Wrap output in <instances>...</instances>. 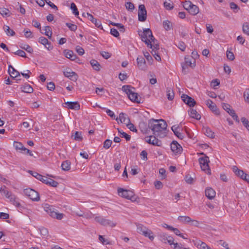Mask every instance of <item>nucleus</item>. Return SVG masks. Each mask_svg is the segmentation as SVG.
I'll list each match as a JSON object with an SVG mask.
<instances>
[{
    "label": "nucleus",
    "mask_w": 249,
    "mask_h": 249,
    "mask_svg": "<svg viewBox=\"0 0 249 249\" xmlns=\"http://www.w3.org/2000/svg\"><path fill=\"white\" fill-rule=\"evenodd\" d=\"M205 196L209 199H212L215 196V192L213 188L208 187L205 190Z\"/></svg>",
    "instance_id": "obj_21"
},
{
    "label": "nucleus",
    "mask_w": 249,
    "mask_h": 249,
    "mask_svg": "<svg viewBox=\"0 0 249 249\" xmlns=\"http://www.w3.org/2000/svg\"><path fill=\"white\" fill-rule=\"evenodd\" d=\"M241 121L243 125L249 131V121L245 117H242Z\"/></svg>",
    "instance_id": "obj_52"
},
{
    "label": "nucleus",
    "mask_w": 249,
    "mask_h": 249,
    "mask_svg": "<svg viewBox=\"0 0 249 249\" xmlns=\"http://www.w3.org/2000/svg\"><path fill=\"white\" fill-rule=\"evenodd\" d=\"M63 74L65 76L69 78L72 80L76 81L78 78L77 74L75 72L71 71L69 68H68L64 71H63Z\"/></svg>",
    "instance_id": "obj_16"
},
{
    "label": "nucleus",
    "mask_w": 249,
    "mask_h": 249,
    "mask_svg": "<svg viewBox=\"0 0 249 249\" xmlns=\"http://www.w3.org/2000/svg\"><path fill=\"white\" fill-rule=\"evenodd\" d=\"M3 29L7 36H14L15 35V32L7 25H4Z\"/></svg>",
    "instance_id": "obj_40"
},
{
    "label": "nucleus",
    "mask_w": 249,
    "mask_h": 249,
    "mask_svg": "<svg viewBox=\"0 0 249 249\" xmlns=\"http://www.w3.org/2000/svg\"><path fill=\"white\" fill-rule=\"evenodd\" d=\"M206 104L208 107L216 115H219L220 112L216 105L210 99L206 101Z\"/></svg>",
    "instance_id": "obj_15"
},
{
    "label": "nucleus",
    "mask_w": 249,
    "mask_h": 249,
    "mask_svg": "<svg viewBox=\"0 0 249 249\" xmlns=\"http://www.w3.org/2000/svg\"><path fill=\"white\" fill-rule=\"evenodd\" d=\"M197 247H199L200 249H207L210 247L205 243L201 241H199L198 243Z\"/></svg>",
    "instance_id": "obj_59"
},
{
    "label": "nucleus",
    "mask_w": 249,
    "mask_h": 249,
    "mask_svg": "<svg viewBox=\"0 0 249 249\" xmlns=\"http://www.w3.org/2000/svg\"><path fill=\"white\" fill-rule=\"evenodd\" d=\"M65 104L71 109L78 110L80 109V105L78 102H67Z\"/></svg>",
    "instance_id": "obj_20"
},
{
    "label": "nucleus",
    "mask_w": 249,
    "mask_h": 249,
    "mask_svg": "<svg viewBox=\"0 0 249 249\" xmlns=\"http://www.w3.org/2000/svg\"><path fill=\"white\" fill-rule=\"evenodd\" d=\"M139 35L141 36L142 40L144 42L148 47L152 48L151 42L150 41L151 38L153 37L151 30L149 29H145L143 32L142 31H138Z\"/></svg>",
    "instance_id": "obj_3"
},
{
    "label": "nucleus",
    "mask_w": 249,
    "mask_h": 249,
    "mask_svg": "<svg viewBox=\"0 0 249 249\" xmlns=\"http://www.w3.org/2000/svg\"><path fill=\"white\" fill-rule=\"evenodd\" d=\"M188 112L190 117L192 118L197 120H199L201 119V115L198 113L196 109L191 108Z\"/></svg>",
    "instance_id": "obj_24"
},
{
    "label": "nucleus",
    "mask_w": 249,
    "mask_h": 249,
    "mask_svg": "<svg viewBox=\"0 0 249 249\" xmlns=\"http://www.w3.org/2000/svg\"><path fill=\"white\" fill-rule=\"evenodd\" d=\"M8 73L10 76L13 78H17V81H20V78H18L20 77V73L19 71H17L11 65L8 66Z\"/></svg>",
    "instance_id": "obj_12"
},
{
    "label": "nucleus",
    "mask_w": 249,
    "mask_h": 249,
    "mask_svg": "<svg viewBox=\"0 0 249 249\" xmlns=\"http://www.w3.org/2000/svg\"><path fill=\"white\" fill-rule=\"evenodd\" d=\"M230 7L234 12L236 13L240 9L239 7L234 2H231L230 3Z\"/></svg>",
    "instance_id": "obj_54"
},
{
    "label": "nucleus",
    "mask_w": 249,
    "mask_h": 249,
    "mask_svg": "<svg viewBox=\"0 0 249 249\" xmlns=\"http://www.w3.org/2000/svg\"><path fill=\"white\" fill-rule=\"evenodd\" d=\"M73 136L74 140L75 141L80 142L83 140L81 133L78 131H76Z\"/></svg>",
    "instance_id": "obj_48"
},
{
    "label": "nucleus",
    "mask_w": 249,
    "mask_h": 249,
    "mask_svg": "<svg viewBox=\"0 0 249 249\" xmlns=\"http://www.w3.org/2000/svg\"><path fill=\"white\" fill-rule=\"evenodd\" d=\"M46 181L44 183H45L47 185H50L52 187H56L58 185V183L53 180V179L49 178H45Z\"/></svg>",
    "instance_id": "obj_34"
},
{
    "label": "nucleus",
    "mask_w": 249,
    "mask_h": 249,
    "mask_svg": "<svg viewBox=\"0 0 249 249\" xmlns=\"http://www.w3.org/2000/svg\"><path fill=\"white\" fill-rule=\"evenodd\" d=\"M26 196L34 201H38L40 200L39 195L36 191L29 188L24 190Z\"/></svg>",
    "instance_id": "obj_7"
},
{
    "label": "nucleus",
    "mask_w": 249,
    "mask_h": 249,
    "mask_svg": "<svg viewBox=\"0 0 249 249\" xmlns=\"http://www.w3.org/2000/svg\"><path fill=\"white\" fill-rule=\"evenodd\" d=\"M23 32L26 38H32L33 37L32 32L29 29H25Z\"/></svg>",
    "instance_id": "obj_53"
},
{
    "label": "nucleus",
    "mask_w": 249,
    "mask_h": 249,
    "mask_svg": "<svg viewBox=\"0 0 249 249\" xmlns=\"http://www.w3.org/2000/svg\"><path fill=\"white\" fill-rule=\"evenodd\" d=\"M228 113L232 117V118L234 120H235L236 122H237L238 123H239V118L233 109H231L229 111H228Z\"/></svg>",
    "instance_id": "obj_42"
},
{
    "label": "nucleus",
    "mask_w": 249,
    "mask_h": 249,
    "mask_svg": "<svg viewBox=\"0 0 249 249\" xmlns=\"http://www.w3.org/2000/svg\"><path fill=\"white\" fill-rule=\"evenodd\" d=\"M147 228L142 225L139 224L137 226V230L138 232L141 234H142L145 230H146Z\"/></svg>",
    "instance_id": "obj_50"
},
{
    "label": "nucleus",
    "mask_w": 249,
    "mask_h": 249,
    "mask_svg": "<svg viewBox=\"0 0 249 249\" xmlns=\"http://www.w3.org/2000/svg\"><path fill=\"white\" fill-rule=\"evenodd\" d=\"M112 144V141L107 139L104 142V147L106 149L109 148Z\"/></svg>",
    "instance_id": "obj_61"
},
{
    "label": "nucleus",
    "mask_w": 249,
    "mask_h": 249,
    "mask_svg": "<svg viewBox=\"0 0 249 249\" xmlns=\"http://www.w3.org/2000/svg\"><path fill=\"white\" fill-rule=\"evenodd\" d=\"M45 211L52 217L55 218L57 219L61 220L63 218L64 214L62 213H58L56 211L53 206L46 204L44 207Z\"/></svg>",
    "instance_id": "obj_5"
},
{
    "label": "nucleus",
    "mask_w": 249,
    "mask_h": 249,
    "mask_svg": "<svg viewBox=\"0 0 249 249\" xmlns=\"http://www.w3.org/2000/svg\"><path fill=\"white\" fill-rule=\"evenodd\" d=\"M243 32L248 36H249V22H246L242 25Z\"/></svg>",
    "instance_id": "obj_43"
},
{
    "label": "nucleus",
    "mask_w": 249,
    "mask_h": 249,
    "mask_svg": "<svg viewBox=\"0 0 249 249\" xmlns=\"http://www.w3.org/2000/svg\"><path fill=\"white\" fill-rule=\"evenodd\" d=\"M232 171L238 177H240L242 179L244 178L246 173L243 170H240L236 166L232 167Z\"/></svg>",
    "instance_id": "obj_23"
},
{
    "label": "nucleus",
    "mask_w": 249,
    "mask_h": 249,
    "mask_svg": "<svg viewBox=\"0 0 249 249\" xmlns=\"http://www.w3.org/2000/svg\"><path fill=\"white\" fill-rule=\"evenodd\" d=\"M118 132L122 136V137H124L127 141L130 140L131 137L128 134L123 132L121 129L117 128Z\"/></svg>",
    "instance_id": "obj_49"
},
{
    "label": "nucleus",
    "mask_w": 249,
    "mask_h": 249,
    "mask_svg": "<svg viewBox=\"0 0 249 249\" xmlns=\"http://www.w3.org/2000/svg\"><path fill=\"white\" fill-rule=\"evenodd\" d=\"M182 100L190 107L195 106L196 102L194 99L186 94L181 96Z\"/></svg>",
    "instance_id": "obj_14"
},
{
    "label": "nucleus",
    "mask_w": 249,
    "mask_h": 249,
    "mask_svg": "<svg viewBox=\"0 0 249 249\" xmlns=\"http://www.w3.org/2000/svg\"><path fill=\"white\" fill-rule=\"evenodd\" d=\"M21 89L22 92L28 93H32L34 90L33 88L29 84H26L21 87Z\"/></svg>",
    "instance_id": "obj_35"
},
{
    "label": "nucleus",
    "mask_w": 249,
    "mask_h": 249,
    "mask_svg": "<svg viewBox=\"0 0 249 249\" xmlns=\"http://www.w3.org/2000/svg\"><path fill=\"white\" fill-rule=\"evenodd\" d=\"M180 129V127L176 125H173L171 128V129L173 131L174 134L179 139L182 140L184 138V136L181 133L179 132Z\"/></svg>",
    "instance_id": "obj_22"
},
{
    "label": "nucleus",
    "mask_w": 249,
    "mask_h": 249,
    "mask_svg": "<svg viewBox=\"0 0 249 249\" xmlns=\"http://www.w3.org/2000/svg\"><path fill=\"white\" fill-rule=\"evenodd\" d=\"M203 131L204 134L208 137L211 138H213L214 137V133L212 131V130L208 127H205L203 128Z\"/></svg>",
    "instance_id": "obj_36"
},
{
    "label": "nucleus",
    "mask_w": 249,
    "mask_h": 249,
    "mask_svg": "<svg viewBox=\"0 0 249 249\" xmlns=\"http://www.w3.org/2000/svg\"><path fill=\"white\" fill-rule=\"evenodd\" d=\"M66 26L72 31H75L77 29V26L75 24L71 23H67Z\"/></svg>",
    "instance_id": "obj_63"
},
{
    "label": "nucleus",
    "mask_w": 249,
    "mask_h": 249,
    "mask_svg": "<svg viewBox=\"0 0 249 249\" xmlns=\"http://www.w3.org/2000/svg\"><path fill=\"white\" fill-rule=\"evenodd\" d=\"M0 14L3 17H9L10 16L9 10L5 8H0Z\"/></svg>",
    "instance_id": "obj_44"
},
{
    "label": "nucleus",
    "mask_w": 249,
    "mask_h": 249,
    "mask_svg": "<svg viewBox=\"0 0 249 249\" xmlns=\"http://www.w3.org/2000/svg\"><path fill=\"white\" fill-rule=\"evenodd\" d=\"M198 160L201 169L207 174L211 175V169L208 164L210 162L209 158L207 156H205L200 158Z\"/></svg>",
    "instance_id": "obj_6"
},
{
    "label": "nucleus",
    "mask_w": 249,
    "mask_h": 249,
    "mask_svg": "<svg viewBox=\"0 0 249 249\" xmlns=\"http://www.w3.org/2000/svg\"><path fill=\"white\" fill-rule=\"evenodd\" d=\"M95 220L105 226H108L111 227H114L116 225V223L108 219H106L102 216H96L95 217Z\"/></svg>",
    "instance_id": "obj_8"
},
{
    "label": "nucleus",
    "mask_w": 249,
    "mask_h": 249,
    "mask_svg": "<svg viewBox=\"0 0 249 249\" xmlns=\"http://www.w3.org/2000/svg\"><path fill=\"white\" fill-rule=\"evenodd\" d=\"M14 146L16 150H19V152L21 153H23V151L25 149V147L20 142L15 141L14 142Z\"/></svg>",
    "instance_id": "obj_29"
},
{
    "label": "nucleus",
    "mask_w": 249,
    "mask_h": 249,
    "mask_svg": "<svg viewBox=\"0 0 249 249\" xmlns=\"http://www.w3.org/2000/svg\"><path fill=\"white\" fill-rule=\"evenodd\" d=\"M71 8L73 11V13L75 16H78L79 15V12L77 8L76 5L74 3H71Z\"/></svg>",
    "instance_id": "obj_56"
},
{
    "label": "nucleus",
    "mask_w": 249,
    "mask_h": 249,
    "mask_svg": "<svg viewBox=\"0 0 249 249\" xmlns=\"http://www.w3.org/2000/svg\"><path fill=\"white\" fill-rule=\"evenodd\" d=\"M75 50L77 53L80 55H82L85 53L84 50L79 46H76Z\"/></svg>",
    "instance_id": "obj_60"
},
{
    "label": "nucleus",
    "mask_w": 249,
    "mask_h": 249,
    "mask_svg": "<svg viewBox=\"0 0 249 249\" xmlns=\"http://www.w3.org/2000/svg\"><path fill=\"white\" fill-rule=\"evenodd\" d=\"M122 90L126 93L131 101L137 103H141V98L138 93L135 92L134 88L130 85H124L122 87Z\"/></svg>",
    "instance_id": "obj_2"
},
{
    "label": "nucleus",
    "mask_w": 249,
    "mask_h": 249,
    "mask_svg": "<svg viewBox=\"0 0 249 249\" xmlns=\"http://www.w3.org/2000/svg\"><path fill=\"white\" fill-rule=\"evenodd\" d=\"M178 219L183 223H187L192 221V219L188 216H179Z\"/></svg>",
    "instance_id": "obj_38"
},
{
    "label": "nucleus",
    "mask_w": 249,
    "mask_h": 249,
    "mask_svg": "<svg viewBox=\"0 0 249 249\" xmlns=\"http://www.w3.org/2000/svg\"><path fill=\"white\" fill-rule=\"evenodd\" d=\"M118 194L119 196L124 197L127 199H130L132 201L136 200V197L133 191L124 189L121 188H119L117 190Z\"/></svg>",
    "instance_id": "obj_4"
},
{
    "label": "nucleus",
    "mask_w": 249,
    "mask_h": 249,
    "mask_svg": "<svg viewBox=\"0 0 249 249\" xmlns=\"http://www.w3.org/2000/svg\"><path fill=\"white\" fill-rule=\"evenodd\" d=\"M171 149L176 154L181 153L182 148L181 145L177 141H173L170 144Z\"/></svg>",
    "instance_id": "obj_13"
},
{
    "label": "nucleus",
    "mask_w": 249,
    "mask_h": 249,
    "mask_svg": "<svg viewBox=\"0 0 249 249\" xmlns=\"http://www.w3.org/2000/svg\"><path fill=\"white\" fill-rule=\"evenodd\" d=\"M159 237L160 240L164 243H166L167 242L170 245H172L173 244H174V238L165 233H160L159 234Z\"/></svg>",
    "instance_id": "obj_10"
},
{
    "label": "nucleus",
    "mask_w": 249,
    "mask_h": 249,
    "mask_svg": "<svg viewBox=\"0 0 249 249\" xmlns=\"http://www.w3.org/2000/svg\"><path fill=\"white\" fill-rule=\"evenodd\" d=\"M64 53L65 56L71 60H74L77 58L76 55L72 51L65 50Z\"/></svg>",
    "instance_id": "obj_25"
},
{
    "label": "nucleus",
    "mask_w": 249,
    "mask_h": 249,
    "mask_svg": "<svg viewBox=\"0 0 249 249\" xmlns=\"http://www.w3.org/2000/svg\"><path fill=\"white\" fill-rule=\"evenodd\" d=\"M163 26L166 31H168L172 28V25L169 20H166L163 21Z\"/></svg>",
    "instance_id": "obj_46"
},
{
    "label": "nucleus",
    "mask_w": 249,
    "mask_h": 249,
    "mask_svg": "<svg viewBox=\"0 0 249 249\" xmlns=\"http://www.w3.org/2000/svg\"><path fill=\"white\" fill-rule=\"evenodd\" d=\"M147 18V11L145 6L143 4H141L139 6L138 10V19L139 21H145Z\"/></svg>",
    "instance_id": "obj_9"
},
{
    "label": "nucleus",
    "mask_w": 249,
    "mask_h": 249,
    "mask_svg": "<svg viewBox=\"0 0 249 249\" xmlns=\"http://www.w3.org/2000/svg\"><path fill=\"white\" fill-rule=\"evenodd\" d=\"M40 234L43 236V237H46L48 234V230L44 227H42L40 229Z\"/></svg>",
    "instance_id": "obj_57"
},
{
    "label": "nucleus",
    "mask_w": 249,
    "mask_h": 249,
    "mask_svg": "<svg viewBox=\"0 0 249 249\" xmlns=\"http://www.w3.org/2000/svg\"><path fill=\"white\" fill-rule=\"evenodd\" d=\"M189 12L192 15H196L199 12V9L198 6L192 4L190 7V9L189 10Z\"/></svg>",
    "instance_id": "obj_32"
},
{
    "label": "nucleus",
    "mask_w": 249,
    "mask_h": 249,
    "mask_svg": "<svg viewBox=\"0 0 249 249\" xmlns=\"http://www.w3.org/2000/svg\"><path fill=\"white\" fill-rule=\"evenodd\" d=\"M184 64L192 68H194L196 66V61L195 59H193V62H192V60L190 59L189 57H185V63Z\"/></svg>",
    "instance_id": "obj_37"
},
{
    "label": "nucleus",
    "mask_w": 249,
    "mask_h": 249,
    "mask_svg": "<svg viewBox=\"0 0 249 249\" xmlns=\"http://www.w3.org/2000/svg\"><path fill=\"white\" fill-rule=\"evenodd\" d=\"M0 192L1 194H3L7 198H8L12 195V193L7 190V187L5 185L0 188Z\"/></svg>",
    "instance_id": "obj_26"
},
{
    "label": "nucleus",
    "mask_w": 249,
    "mask_h": 249,
    "mask_svg": "<svg viewBox=\"0 0 249 249\" xmlns=\"http://www.w3.org/2000/svg\"><path fill=\"white\" fill-rule=\"evenodd\" d=\"M166 94L169 100L172 101L174 98L175 94L171 88L167 87L166 88Z\"/></svg>",
    "instance_id": "obj_30"
},
{
    "label": "nucleus",
    "mask_w": 249,
    "mask_h": 249,
    "mask_svg": "<svg viewBox=\"0 0 249 249\" xmlns=\"http://www.w3.org/2000/svg\"><path fill=\"white\" fill-rule=\"evenodd\" d=\"M145 141L149 144L154 146H161V142L156 137V136H150L145 138Z\"/></svg>",
    "instance_id": "obj_11"
},
{
    "label": "nucleus",
    "mask_w": 249,
    "mask_h": 249,
    "mask_svg": "<svg viewBox=\"0 0 249 249\" xmlns=\"http://www.w3.org/2000/svg\"><path fill=\"white\" fill-rule=\"evenodd\" d=\"M30 172L31 173V175L33 177L36 178V179L42 181L44 183H45V182L46 181L45 178H47V177L43 176L42 175L39 174L37 172H34L32 171H30Z\"/></svg>",
    "instance_id": "obj_28"
},
{
    "label": "nucleus",
    "mask_w": 249,
    "mask_h": 249,
    "mask_svg": "<svg viewBox=\"0 0 249 249\" xmlns=\"http://www.w3.org/2000/svg\"><path fill=\"white\" fill-rule=\"evenodd\" d=\"M148 124L154 135L160 138L165 136L164 131L166 129L167 124L164 120L152 119L149 120Z\"/></svg>",
    "instance_id": "obj_1"
},
{
    "label": "nucleus",
    "mask_w": 249,
    "mask_h": 249,
    "mask_svg": "<svg viewBox=\"0 0 249 249\" xmlns=\"http://www.w3.org/2000/svg\"><path fill=\"white\" fill-rule=\"evenodd\" d=\"M152 233L151 231L147 228L146 230L142 234L145 237H148L151 240H153L154 239V236L152 235Z\"/></svg>",
    "instance_id": "obj_41"
},
{
    "label": "nucleus",
    "mask_w": 249,
    "mask_h": 249,
    "mask_svg": "<svg viewBox=\"0 0 249 249\" xmlns=\"http://www.w3.org/2000/svg\"><path fill=\"white\" fill-rule=\"evenodd\" d=\"M44 34L48 36L49 38H51L52 35V32L51 30V28L49 26H46L44 28Z\"/></svg>",
    "instance_id": "obj_45"
},
{
    "label": "nucleus",
    "mask_w": 249,
    "mask_h": 249,
    "mask_svg": "<svg viewBox=\"0 0 249 249\" xmlns=\"http://www.w3.org/2000/svg\"><path fill=\"white\" fill-rule=\"evenodd\" d=\"M110 23L111 25H112L113 26H117L118 28H119L120 32H124L125 29L124 27V26L123 25H122V24L118 23H114V22H111Z\"/></svg>",
    "instance_id": "obj_51"
},
{
    "label": "nucleus",
    "mask_w": 249,
    "mask_h": 249,
    "mask_svg": "<svg viewBox=\"0 0 249 249\" xmlns=\"http://www.w3.org/2000/svg\"><path fill=\"white\" fill-rule=\"evenodd\" d=\"M137 65L139 69L142 70L146 69V65L144 58L141 55L138 56L137 58Z\"/></svg>",
    "instance_id": "obj_17"
},
{
    "label": "nucleus",
    "mask_w": 249,
    "mask_h": 249,
    "mask_svg": "<svg viewBox=\"0 0 249 249\" xmlns=\"http://www.w3.org/2000/svg\"><path fill=\"white\" fill-rule=\"evenodd\" d=\"M38 42L41 44L45 46V48L48 50H50L53 49V47L51 45L48 40L43 36H41L38 39Z\"/></svg>",
    "instance_id": "obj_18"
},
{
    "label": "nucleus",
    "mask_w": 249,
    "mask_h": 249,
    "mask_svg": "<svg viewBox=\"0 0 249 249\" xmlns=\"http://www.w3.org/2000/svg\"><path fill=\"white\" fill-rule=\"evenodd\" d=\"M20 47L29 53H32L33 52V50L32 47L28 44H21L20 45Z\"/></svg>",
    "instance_id": "obj_47"
},
{
    "label": "nucleus",
    "mask_w": 249,
    "mask_h": 249,
    "mask_svg": "<svg viewBox=\"0 0 249 249\" xmlns=\"http://www.w3.org/2000/svg\"><path fill=\"white\" fill-rule=\"evenodd\" d=\"M126 9L128 10L132 11L134 9V5L133 3L131 2H127L125 4Z\"/></svg>",
    "instance_id": "obj_55"
},
{
    "label": "nucleus",
    "mask_w": 249,
    "mask_h": 249,
    "mask_svg": "<svg viewBox=\"0 0 249 249\" xmlns=\"http://www.w3.org/2000/svg\"><path fill=\"white\" fill-rule=\"evenodd\" d=\"M62 170L64 171H69L71 169V162L69 160L63 161L61 164Z\"/></svg>",
    "instance_id": "obj_39"
},
{
    "label": "nucleus",
    "mask_w": 249,
    "mask_h": 249,
    "mask_svg": "<svg viewBox=\"0 0 249 249\" xmlns=\"http://www.w3.org/2000/svg\"><path fill=\"white\" fill-rule=\"evenodd\" d=\"M89 20L93 23L96 27L100 28L101 29H103L101 21L95 18L92 15L89 16Z\"/></svg>",
    "instance_id": "obj_27"
},
{
    "label": "nucleus",
    "mask_w": 249,
    "mask_h": 249,
    "mask_svg": "<svg viewBox=\"0 0 249 249\" xmlns=\"http://www.w3.org/2000/svg\"><path fill=\"white\" fill-rule=\"evenodd\" d=\"M244 97L245 101L249 103V89H247L244 92Z\"/></svg>",
    "instance_id": "obj_64"
},
{
    "label": "nucleus",
    "mask_w": 249,
    "mask_h": 249,
    "mask_svg": "<svg viewBox=\"0 0 249 249\" xmlns=\"http://www.w3.org/2000/svg\"><path fill=\"white\" fill-rule=\"evenodd\" d=\"M178 48L181 51H184L186 48V45L185 43L183 41H179L178 43V45H176Z\"/></svg>",
    "instance_id": "obj_62"
},
{
    "label": "nucleus",
    "mask_w": 249,
    "mask_h": 249,
    "mask_svg": "<svg viewBox=\"0 0 249 249\" xmlns=\"http://www.w3.org/2000/svg\"><path fill=\"white\" fill-rule=\"evenodd\" d=\"M150 41L151 42L152 49V51H156L159 49V45L158 42L157 40H156L154 37L153 36L152 38H151Z\"/></svg>",
    "instance_id": "obj_33"
},
{
    "label": "nucleus",
    "mask_w": 249,
    "mask_h": 249,
    "mask_svg": "<svg viewBox=\"0 0 249 249\" xmlns=\"http://www.w3.org/2000/svg\"><path fill=\"white\" fill-rule=\"evenodd\" d=\"M119 120L120 122L121 123H124L125 124L129 123L130 121L129 118L128 117L127 115L124 113H121L119 114V117L117 118L116 120L119 123L118 120Z\"/></svg>",
    "instance_id": "obj_19"
},
{
    "label": "nucleus",
    "mask_w": 249,
    "mask_h": 249,
    "mask_svg": "<svg viewBox=\"0 0 249 249\" xmlns=\"http://www.w3.org/2000/svg\"><path fill=\"white\" fill-rule=\"evenodd\" d=\"M90 63L94 70L97 71H99L100 70V64L97 60L92 59L90 60Z\"/></svg>",
    "instance_id": "obj_31"
},
{
    "label": "nucleus",
    "mask_w": 249,
    "mask_h": 249,
    "mask_svg": "<svg viewBox=\"0 0 249 249\" xmlns=\"http://www.w3.org/2000/svg\"><path fill=\"white\" fill-rule=\"evenodd\" d=\"M226 54L227 58L229 59L230 60L232 61L234 59L235 57L234 54L232 52H231L230 51L228 50L227 51Z\"/></svg>",
    "instance_id": "obj_58"
}]
</instances>
